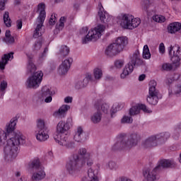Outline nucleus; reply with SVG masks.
<instances>
[{
  "mask_svg": "<svg viewBox=\"0 0 181 181\" xmlns=\"http://www.w3.org/2000/svg\"><path fill=\"white\" fill-rule=\"evenodd\" d=\"M18 118L13 117L11 119L10 123L6 125V132L0 129V145L5 144L6 141V146L4 147V159L8 162L12 161L18 156V151H19V145L24 144L25 140L22 135L15 134V127H16Z\"/></svg>",
  "mask_w": 181,
  "mask_h": 181,
  "instance_id": "nucleus-1",
  "label": "nucleus"
},
{
  "mask_svg": "<svg viewBox=\"0 0 181 181\" xmlns=\"http://www.w3.org/2000/svg\"><path fill=\"white\" fill-rule=\"evenodd\" d=\"M70 129V124L69 122L64 121H60L57 126V134L54 135V139L61 145V146H65L66 149L74 148V141L71 140V138L66 134V132Z\"/></svg>",
  "mask_w": 181,
  "mask_h": 181,
  "instance_id": "nucleus-2",
  "label": "nucleus"
},
{
  "mask_svg": "<svg viewBox=\"0 0 181 181\" xmlns=\"http://www.w3.org/2000/svg\"><path fill=\"white\" fill-rule=\"evenodd\" d=\"M141 141V136L136 133H133L129 136L125 134H121L117 136V141L114 144L112 151H124V149H131L133 146H136Z\"/></svg>",
  "mask_w": 181,
  "mask_h": 181,
  "instance_id": "nucleus-3",
  "label": "nucleus"
},
{
  "mask_svg": "<svg viewBox=\"0 0 181 181\" xmlns=\"http://www.w3.org/2000/svg\"><path fill=\"white\" fill-rule=\"evenodd\" d=\"M168 54L173 62V65L168 63L163 64L162 65V69L165 71H170V70H173V66H175V67H179L180 66L181 48L177 45L174 47L171 45L168 49Z\"/></svg>",
  "mask_w": 181,
  "mask_h": 181,
  "instance_id": "nucleus-4",
  "label": "nucleus"
},
{
  "mask_svg": "<svg viewBox=\"0 0 181 181\" xmlns=\"http://www.w3.org/2000/svg\"><path fill=\"white\" fill-rule=\"evenodd\" d=\"M128 45V38L127 37H119L115 42L110 45L105 49V55L109 57L117 56L124 50V47Z\"/></svg>",
  "mask_w": 181,
  "mask_h": 181,
  "instance_id": "nucleus-5",
  "label": "nucleus"
},
{
  "mask_svg": "<svg viewBox=\"0 0 181 181\" xmlns=\"http://www.w3.org/2000/svg\"><path fill=\"white\" fill-rule=\"evenodd\" d=\"M170 137V134L169 132L160 133L156 136H151L143 141L142 146L145 149H151V148L158 146V145H160V144H165Z\"/></svg>",
  "mask_w": 181,
  "mask_h": 181,
  "instance_id": "nucleus-6",
  "label": "nucleus"
},
{
  "mask_svg": "<svg viewBox=\"0 0 181 181\" xmlns=\"http://www.w3.org/2000/svg\"><path fill=\"white\" fill-rule=\"evenodd\" d=\"M130 61L126 64L123 72L121 74V78H125L127 76H129L132 71H134V67L135 66H142L144 64V60L141 59V54L139 51H136L130 55Z\"/></svg>",
  "mask_w": 181,
  "mask_h": 181,
  "instance_id": "nucleus-7",
  "label": "nucleus"
},
{
  "mask_svg": "<svg viewBox=\"0 0 181 181\" xmlns=\"http://www.w3.org/2000/svg\"><path fill=\"white\" fill-rule=\"evenodd\" d=\"M37 11L40 12L39 16L37 19V25L33 33V37L37 39L40 37L43 33H45V30L42 28L43 27V23L46 19V5L45 3H40L37 5Z\"/></svg>",
  "mask_w": 181,
  "mask_h": 181,
  "instance_id": "nucleus-8",
  "label": "nucleus"
},
{
  "mask_svg": "<svg viewBox=\"0 0 181 181\" xmlns=\"http://www.w3.org/2000/svg\"><path fill=\"white\" fill-rule=\"evenodd\" d=\"M83 162L80 160V157L77 154H73L66 162L65 169L69 175L72 176L76 175L81 168H83Z\"/></svg>",
  "mask_w": 181,
  "mask_h": 181,
  "instance_id": "nucleus-9",
  "label": "nucleus"
},
{
  "mask_svg": "<svg viewBox=\"0 0 181 181\" xmlns=\"http://www.w3.org/2000/svg\"><path fill=\"white\" fill-rule=\"evenodd\" d=\"M105 30V27L103 25H98L94 29L89 30L86 36L82 40L83 45L87 44L88 42H95L101 37L103 32Z\"/></svg>",
  "mask_w": 181,
  "mask_h": 181,
  "instance_id": "nucleus-10",
  "label": "nucleus"
},
{
  "mask_svg": "<svg viewBox=\"0 0 181 181\" xmlns=\"http://www.w3.org/2000/svg\"><path fill=\"white\" fill-rule=\"evenodd\" d=\"M148 95L147 96V102L151 105H156L159 100L158 94L159 91L156 90V81L154 80L151 81L149 83Z\"/></svg>",
  "mask_w": 181,
  "mask_h": 181,
  "instance_id": "nucleus-11",
  "label": "nucleus"
},
{
  "mask_svg": "<svg viewBox=\"0 0 181 181\" xmlns=\"http://www.w3.org/2000/svg\"><path fill=\"white\" fill-rule=\"evenodd\" d=\"M43 80V73L42 71L35 72L33 76H30L27 81L26 86L28 88H37Z\"/></svg>",
  "mask_w": 181,
  "mask_h": 181,
  "instance_id": "nucleus-12",
  "label": "nucleus"
},
{
  "mask_svg": "<svg viewBox=\"0 0 181 181\" xmlns=\"http://www.w3.org/2000/svg\"><path fill=\"white\" fill-rule=\"evenodd\" d=\"M79 159L83 162V165H86V162L88 166H91L93 165V159L91 158V154L87 153V149L81 148L78 151Z\"/></svg>",
  "mask_w": 181,
  "mask_h": 181,
  "instance_id": "nucleus-13",
  "label": "nucleus"
},
{
  "mask_svg": "<svg viewBox=\"0 0 181 181\" xmlns=\"http://www.w3.org/2000/svg\"><path fill=\"white\" fill-rule=\"evenodd\" d=\"M98 17L102 23H108L111 21V16L110 14L105 11L103 4L101 3L98 4Z\"/></svg>",
  "mask_w": 181,
  "mask_h": 181,
  "instance_id": "nucleus-14",
  "label": "nucleus"
},
{
  "mask_svg": "<svg viewBox=\"0 0 181 181\" xmlns=\"http://www.w3.org/2000/svg\"><path fill=\"white\" fill-rule=\"evenodd\" d=\"M141 110L144 111V112H146L147 114H151L152 111H151L148 107L145 105V104H140L137 106L132 107L129 110V115L131 117L134 115H138L139 114Z\"/></svg>",
  "mask_w": 181,
  "mask_h": 181,
  "instance_id": "nucleus-15",
  "label": "nucleus"
},
{
  "mask_svg": "<svg viewBox=\"0 0 181 181\" xmlns=\"http://www.w3.org/2000/svg\"><path fill=\"white\" fill-rule=\"evenodd\" d=\"M72 63H73L72 58H68L67 59H65L64 62H62V64L59 66L58 69V73L61 76L67 74V71H69Z\"/></svg>",
  "mask_w": 181,
  "mask_h": 181,
  "instance_id": "nucleus-16",
  "label": "nucleus"
},
{
  "mask_svg": "<svg viewBox=\"0 0 181 181\" xmlns=\"http://www.w3.org/2000/svg\"><path fill=\"white\" fill-rule=\"evenodd\" d=\"M101 104H103L102 100H98L95 103V107L96 108V110H98V111L97 112L93 113V115L90 117V120L93 124H98V122L101 121L102 115L100 112V105H101Z\"/></svg>",
  "mask_w": 181,
  "mask_h": 181,
  "instance_id": "nucleus-17",
  "label": "nucleus"
},
{
  "mask_svg": "<svg viewBox=\"0 0 181 181\" xmlns=\"http://www.w3.org/2000/svg\"><path fill=\"white\" fill-rule=\"evenodd\" d=\"M54 95V90H51L49 86H45L42 88V97L45 99V103H52L53 98L52 95Z\"/></svg>",
  "mask_w": 181,
  "mask_h": 181,
  "instance_id": "nucleus-18",
  "label": "nucleus"
},
{
  "mask_svg": "<svg viewBox=\"0 0 181 181\" xmlns=\"http://www.w3.org/2000/svg\"><path fill=\"white\" fill-rule=\"evenodd\" d=\"M36 139L40 142H45L49 139V131L47 129H42L35 131Z\"/></svg>",
  "mask_w": 181,
  "mask_h": 181,
  "instance_id": "nucleus-19",
  "label": "nucleus"
},
{
  "mask_svg": "<svg viewBox=\"0 0 181 181\" xmlns=\"http://www.w3.org/2000/svg\"><path fill=\"white\" fill-rule=\"evenodd\" d=\"M131 19H132V16L124 14L119 21L120 26L124 29H130Z\"/></svg>",
  "mask_w": 181,
  "mask_h": 181,
  "instance_id": "nucleus-20",
  "label": "nucleus"
},
{
  "mask_svg": "<svg viewBox=\"0 0 181 181\" xmlns=\"http://www.w3.org/2000/svg\"><path fill=\"white\" fill-rule=\"evenodd\" d=\"M69 110H70V105H63L59 107V110L54 112L53 115L56 118H64Z\"/></svg>",
  "mask_w": 181,
  "mask_h": 181,
  "instance_id": "nucleus-21",
  "label": "nucleus"
},
{
  "mask_svg": "<svg viewBox=\"0 0 181 181\" xmlns=\"http://www.w3.org/2000/svg\"><path fill=\"white\" fill-rule=\"evenodd\" d=\"M45 177H46V172H45V170L41 168L40 170H37L35 172L33 173L31 180L42 181Z\"/></svg>",
  "mask_w": 181,
  "mask_h": 181,
  "instance_id": "nucleus-22",
  "label": "nucleus"
},
{
  "mask_svg": "<svg viewBox=\"0 0 181 181\" xmlns=\"http://www.w3.org/2000/svg\"><path fill=\"white\" fill-rule=\"evenodd\" d=\"M15 39L18 40V35L15 34L14 35H11V30H6L4 42H5L6 45H13L15 43Z\"/></svg>",
  "mask_w": 181,
  "mask_h": 181,
  "instance_id": "nucleus-23",
  "label": "nucleus"
},
{
  "mask_svg": "<svg viewBox=\"0 0 181 181\" xmlns=\"http://www.w3.org/2000/svg\"><path fill=\"white\" fill-rule=\"evenodd\" d=\"M12 60L13 59V52H10L8 54H4V56L1 57V62H0V69L5 70V66L8 64V62L9 60Z\"/></svg>",
  "mask_w": 181,
  "mask_h": 181,
  "instance_id": "nucleus-24",
  "label": "nucleus"
},
{
  "mask_svg": "<svg viewBox=\"0 0 181 181\" xmlns=\"http://www.w3.org/2000/svg\"><path fill=\"white\" fill-rule=\"evenodd\" d=\"M28 169H35V170H40V160L38 158H35L28 163Z\"/></svg>",
  "mask_w": 181,
  "mask_h": 181,
  "instance_id": "nucleus-25",
  "label": "nucleus"
},
{
  "mask_svg": "<svg viewBox=\"0 0 181 181\" xmlns=\"http://www.w3.org/2000/svg\"><path fill=\"white\" fill-rule=\"evenodd\" d=\"M169 33H176L181 29V23L178 22H174L170 23L168 28Z\"/></svg>",
  "mask_w": 181,
  "mask_h": 181,
  "instance_id": "nucleus-26",
  "label": "nucleus"
},
{
  "mask_svg": "<svg viewBox=\"0 0 181 181\" xmlns=\"http://www.w3.org/2000/svg\"><path fill=\"white\" fill-rule=\"evenodd\" d=\"M84 134V131L81 127H78L75 131V134L74 135V139L76 142H80L83 140V134Z\"/></svg>",
  "mask_w": 181,
  "mask_h": 181,
  "instance_id": "nucleus-27",
  "label": "nucleus"
},
{
  "mask_svg": "<svg viewBox=\"0 0 181 181\" xmlns=\"http://www.w3.org/2000/svg\"><path fill=\"white\" fill-rule=\"evenodd\" d=\"M139 25H141V18H135L132 16V19L130 20V30L135 29V28H138Z\"/></svg>",
  "mask_w": 181,
  "mask_h": 181,
  "instance_id": "nucleus-28",
  "label": "nucleus"
},
{
  "mask_svg": "<svg viewBox=\"0 0 181 181\" xmlns=\"http://www.w3.org/2000/svg\"><path fill=\"white\" fill-rule=\"evenodd\" d=\"M69 53H70V48L66 45H62L59 49V55L61 57H66V56L69 55Z\"/></svg>",
  "mask_w": 181,
  "mask_h": 181,
  "instance_id": "nucleus-29",
  "label": "nucleus"
},
{
  "mask_svg": "<svg viewBox=\"0 0 181 181\" xmlns=\"http://www.w3.org/2000/svg\"><path fill=\"white\" fill-rule=\"evenodd\" d=\"M67 22V17L62 16L59 19V23L56 25V29L58 30H62L63 28H64V23Z\"/></svg>",
  "mask_w": 181,
  "mask_h": 181,
  "instance_id": "nucleus-30",
  "label": "nucleus"
},
{
  "mask_svg": "<svg viewBox=\"0 0 181 181\" xmlns=\"http://www.w3.org/2000/svg\"><path fill=\"white\" fill-rule=\"evenodd\" d=\"M4 22L7 28L12 26V21L9 18V12L6 11L4 14Z\"/></svg>",
  "mask_w": 181,
  "mask_h": 181,
  "instance_id": "nucleus-31",
  "label": "nucleus"
},
{
  "mask_svg": "<svg viewBox=\"0 0 181 181\" xmlns=\"http://www.w3.org/2000/svg\"><path fill=\"white\" fill-rule=\"evenodd\" d=\"M143 59L148 60L151 59V52L149 51V47L144 45L143 48Z\"/></svg>",
  "mask_w": 181,
  "mask_h": 181,
  "instance_id": "nucleus-32",
  "label": "nucleus"
},
{
  "mask_svg": "<svg viewBox=\"0 0 181 181\" xmlns=\"http://www.w3.org/2000/svg\"><path fill=\"white\" fill-rule=\"evenodd\" d=\"M106 169H110V170H117L118 169V165L113 160H110L106 164Z\"/></svg>",
  "mask_w": 181,
  "mask_h": 181,
  "instance_id": "nucleus-33",
  "label": "nucleus"
},
{
  "mask_svg": "<svg viewBox=\"0 0 181 181\" xmlns=\"http://www.w3.org/2000/svg\"><path fill=\"white\" fill-rule=\"evenodd\" d=\"M27 69L28 73H33V71H36V66L32 62V59L28 60V64L27 66Z\"/></svg>",
  "mask_w": 181,
  "mask_h": 181,
  "instance_id": "nucleus-34",
  "label": "nucleus"
},
{
  "mask_svg": "<svg viewBox=\"0 0 181 181\" xmlns=\"http://www.w3.org/2000/svg\"><path fill=\"white\" fill-rule=\"evenodd\" d=\"M121 108H122V107L119 105V103H115L113 105L112 109L110 110V114H111L112 118V117H114V114H115L117 111H119Z\"/></svg>",
  "mask_w": 181,
  "mask_h": 181,
  "instance_id": "nucleus-35",
  "label": "nucleus"
},
{
  "mask_svg": "<svg viewBox=\"0 0 181 181\" xmlns=\"http://www.w3.org/2000/svg\"><path fill=\"white\" fill-rule=\"evenodd\" d=\"M94 76L96 80H100L103 77V70L100 68H95L93 71Z\"/></svg>",
  "mask_w": 181,
  "mask_h": 181,
  "instance_id": "nucleus-36",
  "label": "nucleus"
},
{
  "mask_svg": "<svg viewBox=\"0 0 181 181\" xmlns=\"http://www.w3.org/2000/svg\"><path fill=\"white\" fill-rule=\"evenodd\" d=\"M46 129L47 128L46 127V126H45V120L42 119H38L37 121V131Z\"/></svg>",
  "mask_w": 181,
  "mask_h": 181,
  "instance_id": "nucleus-37",
  "label": "nucleus"
},
{
  "mask_svg": "<svg viewBox=\"0 0 181 181\" xmlns=\"http://www.w3.org/2000/svg\"><path fill=\"white\" fill-rule=\"evenodd\" d=\"M179 78H180V74H174V75L170 76V78L168 77L167 80H168V84H172V83H173V81H175L176 80H179Z\"/></svg>",
  "mask_w": 181,
  "mask_h": 181,
  "instance_id": "nucleus-38",
  "label": "nucleus"
},
{
  "mask_svg": "<svg viewBox=\"0 0 181 181\" xmlns=\"http://www.w3.org/2000/svg\"><path fill=\"white\" fill-rule=\"evenodd\" d=\"M151 6V1L149 0H142L141 1V7L143 11H148Z\"/></svg>",
  "mask_w": 181,
  "mask_h": 181,
  "instance_id": "nucleus-39",
  "label": "nucleus"
},
{
  "mask_svg": "<svg viewBox=\"0 0 181 181\" xmlns=\"http://www.w3.org/2000/svg\"><path fill=\"white\" fill-rule=\"evenodd\" d=\"M165 16L160 15H156L153 16V21L158 22V23H163L165 22Z\"/></svg>",
  "mask_w": 181,
  "mask_h": 181,
  "instance_id": "nucleus-40",
  "label": "nucleus"
},
{
  "mask_svg": "<svg viewBox=\"0 0 181 181\" xmlns=\"http://www.w3.org/2000/svg\"><path fill=\"white\" fill-rule=\"evenodd\" d=\"M86 86L87 84L86 83V82H84V80L78 81L75 85V88H76V90H80V88H83V87Z\"/></svg>",
  "mask_w": 181,
  "mask_h": 181,
  "instance_id": "nucleus-41",
  "label": "nucleus"
},
{
  "mask_svg": "<svg viewBox=\"0 0 181 181\" xmlns=\"http://www.w3.org/2000/svg\"><path fill=\"white\" fill-rule=\"evenodd\" d=\"M132 117L129 116H124L121 120L122 124H132Z\"/></svg>",
  "mask_w": 181,
  "mask_h": 181,
  "instance_id": "nucleus-42",
  "label": "nucleus"
},
{
  "mask_svg": "<svg viewBox=\"0 0 181 181\" xmlns=\"http://www.w3.org/2000/svg\"><path fill=\"white\" fill-rule=\"evenodd\" d=\"M7 87H8V83L5 81H2L0 84L1 93H4V94H5V90H6Z\"/></svg>",
  "mask_w": 181,
  "mask_h": 181,
  "instance_id": "nucleus-43",
  "label": "nucleus"
},
{
  "mask_svg": "<svg viewBox=\"0 0 181 181\" xmlns=\"http://www.w3.org/2000/svg\"><path fill=\"white\" fill-rule=\"evenodd\" d=\"M175 95H181V80L178 82L175 89Z\"/></svg>",
  "mask_w": 181,
  "mask_h": 181,
  "instance_id": "nucleus-44",
  "label": "nucleus"
},
{
  "mask_svg": "<svg viewBox=\"0 0 181 181\" xmlns=\"http://www.w3.org/2000/svg\"><path fill=\"white\" fill-rule=\"evenodd\" d=\"M101 110L103 112H104L105 114H108V110H110V105H108V104L107 103L102 104Z\"/></svg>",
  "mask_w": 181,
  "mask_h": 181,
  "instance_id": "nucleus-45",
  "label": "nucleus"
},
{
  "mask_svg": "<svg viewBox=\"0 0 181 181\" xmlns=\"http://www.w3.org/2000/svg\"><path fill=\"white\" fill-rule=\"evenodd\" d=\"M47 52H49V48H47V47L45 48L43 52L40 54L39 59L40 60L45 59L46 57V56H47Z\"/></svg>",
  "mask_w": 181,
  "mask_h": 181,
  "instance_id": "nucleus-46",
  "label": "nucleus"
},
{
  "mask_svg": "<svg viewBox=\"0 0 181 181\" xmlns=\"http://www.w3.org/2000/svg\"><path fill=\"white\" fill-rule=\"evenodd\" d=\"M57 22V18H56V14H52L49 18V25H54Z\"/></svg>",
  "mask_w": 181,
  "mask_h": 181,
  "instance_id": "nucleus-47",
  "label": "nucleus"
},
{
  "mask_svg": "<svg viewBox=\"0 0 181 181\" xmlns=\"http://www.w3.org/2000/svg\"><path fill=\"white\" fill-rule=\"evenodd\" d=\"M115 66L117 69H121L122 66H124V61L122 60H117L115 62Z\"/></svg>",
  "mask_w": 181,
  "mask_h": 181,
  "instance_id": "nucleus-48",
  "label": "nucleus"
},
{
  "mask_svg": "<svg viewBox=\"0 0 181 181\" xmlns=\"http://www.w3.org/2000/svg\"><path fill=\"white\" fill-rule=\"evenodd\" d=\"M42 47V40H38L35 43V49L39 50Z\"/></svg>",
  "mask_w": 181,
  "mask_h": 181,
  "instance_id": "nucleus-49",
  "label": "nucleus"
},
{
  "mask_svg": "<svg viewBox=\"0 0 181 181\" xmlns=\"http://www.w3.org/2000/svg\"><path fill=\"white\" fill-rule=\"evenodd\" d=\"M159 52L161 53V54H163L165 53V44L163 42H161L159 45Z\"/></svg>",
  "mask_w": 181,
  "mask_h": 181,
  "instance_id": "nucleus-50",
  "label": "nucleus"
},
{
  "mask_svg": "<svg viewBox=\"0 0 181 181\" xmlns=\"http://www.w3.org/2000/svg\"><path fill=\"white\" fill-rule=\"evenodd\" d=\"M91 78H93V76H91V74H88L86 75V78L83 79V83H86V84H88V80H91Z\"/></svg>",
  "mask_w": 181,
  "mask_h": 181,
  "instance_id": "nucleus-51",
  "label": "nucleus"
},
{
  "mask_svg": "<svg viewBox=\"0 0 181 181\" xmlns=\"http://www.w3.org/2000/svg\"><path fill=\"white\" fill-rule=\"evenodd\" d=\"M16 26H17V29H18V30L22 29V26H23L22 20H17Z\"/></svg>",
  "mask_w": 181,
  "mask_h": 181,
  "instance_id": "nucleus-52",
  "label": "nucleus"
},
{
  "mask_svg": "<svg viewBox=\"0 0 181 181\" xmlns=\"http://www.w3.org/2000/svg\"><path fill=\"white\" fill-rule=\"evenodd\" d=\"M72 102H73V98H71L70 96L66 97L64 98V103H66V104H69Z\"/></svg>",
  "mask_w": 181,
  "mask_h": 181,
  "instance_id": "nucleus-53",
  "label": "nucleus"
},
{
  "mask_svg": "<svg viewBox=\"0 0 181 181\" xmlns=\"http://www.w3.org/2000/svg\"><path fill=\"white\" fill-rule=\"evenodd\" d=\"M88 32V28L87 27H83L80 31V33H87Z\"/></svg>",
  "mask_w": 181,
  "mask_h": 181,
  "instance_id": "nucleus-54",
  "label": "nucleus"
},
{
  "mask_svg": "<svg viewBox=\"0 0 181 181\" xmlns=\"http://www.w3.org/2000/svg\"><path fill=\"white\" fill-rule=\"evenodd\" d=\"M5 9V2L1 1L0 2V10L4 11Z\"/></svg>",
  "mask_w": 181,
  "mask_h": 181,
  "instance_id": "nucleus-55",
  "label": "nucleus"
},
{
  "mask_svg": "<svg viewBox=\"0 0 181 181\" xmlns=\"http://www.w3.org/2000/svg\"><path fill=\"white\" fill-rule=\"evenodd\" d=\"M146 76L145 74H141L139 76V81H144Z\"/></svg>",
  "mask_w": 181,
  "mask_h": 181,
  "instance_id": "nucleus-56",
  "label": "nucleus"
},
{
  "mask_svg": "<svg viewBox=\"0 0 181 181\" xmlns=\"http://www.w3.org/2000/svg\"><path fill=\"white\" fill-rule=\"evenodd\" d=\"M20 176H21V172H19V171L16 172V177H20Z\"/></svg>",
  "mask_w": 181,
  "mask_h": 181,
  "instance_id": "nucleus-57",
  "label": "nucleus"
},
{
  "mask_svg": "<svg viewBox=\"0 0 181 181\" xmlns=\"http://www.w3.org/2000/svg\"><path fill=\"white\" fill-rule=\"evenodd\" d=\"M16 5H19V4H21V1L16 0Z\"/></svg>",
  "mask_w": 181,
  "mask_h": 181,
  "instance_id": "nucleus-58",
  "label": "nucleus"
},
{
  "mask_svg": "<svg viewBox=\"0 0 181 181\" xmlns=\"http://www.w3.org/2000/svg\"><path fill=\"white\" fill-rule=\"evenodd\" d=\"M48 155H49L50 156H52V155H53V153L52 151L48 152Z\"/></svg>",
  "mask_w": 181,
  "mask_h": 181,
  "instance_id": "nucleus-59",
  "label": "nucleus"
},
{
  "mask_svg": "<svg viewBox=\"0 0 181 181\" xmlns=\"http://www.w3.org/2000/svg\"><path fill=\"white\" fill-rule=\"evenodd\" d=\"M86 180H87V177L82 178V181H86Z\"/></svg>",
  "mask_w": 181,
  "mask_h": 181,
  "instance_id": "nucleus-60",
  "label": "nucleus"
},
{
  "mask_svg": "<svg viewBox=\"0 0 181 181\" xmlns=\"http://www.w3.org/2000/svg\"><path fill=\"white\" fill-rule=\"evenodd\" d=\"M170 95H172V92H170V90H169V97H170Z\"/></svg>",
  "mask_w": 181,
  "mask_h": 181,
  "instance_id": "nucleus-61",
  "label": "nucleus"
},
{
  "mask_svg": "<svg viewBox=\"0 0 181 181\" xmlns=\"http://www.w3.org/2000/svg\"><path fill=\"white\" fill-rule=\"evenodd\" d=\"M62 0H55V2H60Z\"/></svg>",
  "mask_w": 181,
  "mask_h": 181,
  "instance_id": "nucleus-62",
  "label": "nucleus"
},
{
  "mask_svg": "<svg viewBox=\"0 0 181 181\" xmlns=\"http://www.w3.org/2000/svg\"><path fill=\"white\" fill-rule=\"evenodd\" d=\"M1 29H0V33H1Z\"/></svg>",
  "mask_w": 181,
  "mask_h": 181,
  "instance_id": "nucleus-63",
  "label": "nucleus"
}]
</instances>
